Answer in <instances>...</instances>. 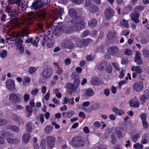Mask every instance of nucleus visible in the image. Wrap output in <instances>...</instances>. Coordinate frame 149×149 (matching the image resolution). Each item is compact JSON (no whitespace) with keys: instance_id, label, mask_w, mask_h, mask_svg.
Returning <instances> with one entry per match:
<instances>
[{"instance_id":"nucleus-13","label":"nucleus","mask_w":149,"mask_h":149,"mask_svg":"<svg viewBox=\"0 0 149 149\" xmlns=\"http://www.w3.org/2000/svg\"><path fill=\"white\" fill-rule=\"evenodd\" d=\"M140 56L141 54L139 52L136 51L135 56L134 57V61L139 65H142L143 63V61Z\"/></svg>"},{"instance_id":"nucleus-34","label":"nucleus","mask_w":149,"mask_h":149,"mask_svg":"<svg viewBox=\"0 0 149 149\" xmlns=\"http://www.w3.org/2000/svg\"><path fill=\"white\" fill-rule=\"evenodd\" d=\"M7 54L6 50H3L0 53V56L2 58H4L7 56Z\"/></svg>"},{"instance_id":"nucleus-26","label":"nucleus","mask_w":149,"mask_h":149,"mask_svg":"<svg viewBox=\"0 0 149 149\" xmlns=\"http://www.w3.org/2000/svg\"><path fill=\"white\" fill-rule=\"evenodd\" d=\"M89 8L90 12L92 13H96L98 11V7L94 5H91Z\"/></svg>"},{"instance_id":"nucleus-44","label":"nucleus","mask_w":149,"mask_h":149,"mask_svg":"<svg viewBox=\"0 0 149 149\" xmlns=\"http://www.w3.org/2000/svg\"><path fill=\"white\" fill-rule=\"evenodd\" d=\"M37 70V69L34 67H30L29 70V72L30 74L33 73Z\"/></svg>"},{"instance_id":"nucleus-4","label":"nucleus","mask_w":149,"mask_h":149,"mask_svg":"<svg viewBox=\"0 0 149 149\" xmlns=\"http://www.w3.org/2000/svg\"><path fill=\"white\" fill-rule=\"evenodd\" d=\"M81 137L77 136L73 138L72 145L75 147H82L84 146V141L81 139Z\"/></svg>"},{"instance_id":"nucleus-60","label":"nucleus","mask_w":149,"mask_h":149,"mask_svg":"<svg viewBox=\"0 0 149 149\" xmlns=\"http://www.w3.org/2000/svg\"><path fill=\"white\" fill-rule=\"evenodd\" d=\"M38 89L36 88H35L31 91V93L32 95H36L38 93Z\"/></svg>"},{"instance_id":"nucleus-51","label":"nucleus","mask_w":149,"mask_h":149,"mask_svg":"<svg viewBox=\"0 0 149 149\" xmlns=\"http://www.w3.org/2000/svg\"><path fill=\"white\" fill-rule=\"evenodd\" d=\"M140 117L141 118L142 121L146 120V113H143L141 115Z\"/></svg>"},{"instance_id":"nucleus-30","label":"nucleus","mask_w":149,"mask_h":149,"mask_svg":"<svg viewBox=\"0 0 149 149\" xmlns=\"http://www.w3.org/2000/svg\"><path fill=\"white\" fill-rule=\"evenodd\" d=\"M89 43L88 40L86 39H84L81 40L80 41L79 43L80 45L84 46H87Z\"/></svg>"},{"instance_id":"nucleus-36","label":"nucleus","mask_w":149,"mask_h":149,"mask_svg":"<svg viewBox=\"0 0 149 149\" xmlns=\"http://www.w3.org/2000/svg\"><path fill=\"white\" fill-rule=\"evenodd\" d=\"M133 147L135 149H143V146L139 143H136L133 145Z\"/></svg>"},{"instance_id":"nucleus-18","label":"nucleus","mask_w":149,"mask_h":149,"mask_svg":"<svg viewBox=\"0 0 149 149\" xmlns=\"http://www.w3.org/2000/svg\"><path fill=\"white\" fill-rule=\"evenodd\" d=\"M141 100L145 102L146 99H149V90L146 91L144 95L142 96L141 97Z\"/></svg>"},{"instance_id":"nucleus-32","label":"nucleus","mask_w":149,"mask_h":149,"mask_svg":"<svg viewBox=\"0 0 149 149\" xmlns=\"http://www.w3.org/2000/svg\"><path fill=\"white\" fill-rule=\"evenodd\" d=\"M132 7L130 5H128L126 6L123 9V12L125 13L126 14L129 12L131 10Z\"/></svg>"},{"instance_id":"nucleus-53","label":"nucleus","mask_w":149,"mask_h":149,"mask_svg":"<svg viewBox=\"0 0 149 149\" xmlns=\"http://www.w3.org/2000/svg\"><path fill=\"white\" fill-rule=\"evenodd\" d=\"M86 60L88 61H89L93 60V57L92 56L87 55L86 57Z\"/></svg>"},{"instance_id":"nucleus-19","label":"nucleus","mask_w":149,"mask_h":149,"mask_svg":"<svg viewBox=\"0 0 149 149\" xmlns=\"http://www.w3.org/2000/svg\"><path fill=\"white\" fill-rule=\"evenodd\" d=\"M112 111L118 115L121 116L124 113L123 110L118 109L116 107H113L112 109Z\"/></svg>"},{"instance_id":"nucleus-54","label":"nucleus","mask_w":149,"mask_h":149,"mask_svg":"<svg viewBox=\"0 0 149 149\" xmlns=\"http://www.w3.org/2000/svg\"><path fill=\"white\" fill-rule=\"evenodd\" d=\"M127 82V81L126 80H125L124 81H121L119 82L118 84V85L120 87V88H121V87H120L123 84H126Z\"/></svg>"},{"instance_id":"nucleus-23","label":"nucleus","mask_w":149,"mask_h":149,"mask_svg":"<svg viewBox=\"0 0 149 149\" xmlns=\"http://www.w3.org/2000/svg\"><path fill=\"white\" fill-rule=\"evenodd\" d=\"M88 24L90 27H94L97 25V21L95 19H92L88 22Z\"/></svg>"},{"instance_id":"nucleus-25","label":"nucleus","mask_w":149,"mask_h":149,"mask_svg":"<svg viewBox=\"0 0 149 149\" xmlns=\"http://www.w3.org/2000/svg\"><path fill=\"white\" fill-rule=\"evenodd\" d=\"M8 12L10 13V15L13 17L16 18L18 14V12L16 11V9L10 10Z\"/></svg>"},{"instance_id":"nucleus-35","label":"nucleus","mask_w":149,"mask_h":149,"mask_svg":"<svg viewBox=\"0 0 149 149\" xmlns=\"http://www.w3.org/2000/svg\"><path fill=\"white\" fill-rule=\"evenodd\" d=\"M38 40L39 38L38 37H36L35 40H32V41L31 43L32 44L36 46V47H37L38 46V42L39 41Z\"/></svg>"},{"instance_id":"nucleus-39","label":"nucleus","mask_w":149,"mask_h":149,"mask_svg":"<svg viewBox=\"0 0 149 149\" xmlns=\"http://www.w3.org/2000/svg\"><path fill=\"white\" fill-rule=\"evenodd\" d=\"M46 141L45 139H43L41 140L40 143V146L42 149H45L46 148Z\"/></svg>"},{"instance_id":"nucleus-9","label":"nucleus","mask_w":149,"mask_h":149,"mask_svg":"<svg viewBox=\"0 0 149 149\" xmlns=\"http://www.w3.org/2000/svg\"><path fill=\"white\" fill-rule=\"evenodd\" d=\"M52 72L49 68L45 69L42 72V75L45 79H48L52 75Z\"/></svg>"},{"instance_id":"nucleus-42","label":"nucleus","mask_w":149,"mask_h":149,"mask_svg":"<svg viewBox=\"0 0 149 149\" xmlns=\"http://www.w3.org/2000/svg\"><path fill=\"white\" fill-rule=\"evenodd\" d=\"M29 17L31 21L35 19L36 15L33 12H30L29 14Z\"/></svg>"},{"instance_id":"nucleus-12","label":"nucleus","mask_w":149,"mask_h":149,"mask_svg":"<svg viewBox=\"0 0 149 149\" xmlns=\"http://www.w3.org/2000/svg\"><path fill=\"white\" fill-rule=\"evenodd\" d=\"M46 140L48 147L49 148H52L55 141V138L52 136H49L47 137Z\"/></svg>"},{"instance_id":"nucleus-40","label":"nucleus","mask_w":149,"mask_h":149,"mask_svg":"<svg viewBox=\"0 0 149 149\" xmlns=\"http://www.w3.org/2000/svg\"><path fill=\"white\" fill-rule=\"evenodd\" d=\"M111 142L113 144H115L117 141V139L114 135H111Z\"/></svg>"},{"instance_id":"nucleus-29","label":"nucleus","mask_w":149,"mask_h":149,"mask_svg":"<svg viewBox=\"0 0 149 149\" xmlns=\"http://www.w3.org/2000/svg\"><path fill=\"white\" fill-rule=\"evenodd\" d=\"M1 136L8 138L11 136V134L6 131H1L0 132V136Z\"/></svg>"},{"instance_id":"nucleus-52","label":"nucleus","mask_w":149,"mask_h":149,"mask_svg":"<svg viewBox=\"0 0 149 149\" xmlns=\"http://www.w3.org/2000/svg\"><path fill=\"white\" fill-rule=\"evenodd\" d=\"M26 110L29 113H31L32 111V109L29 106H27L26 107Z\"/></svg>"},{"instance_id":"nucleus-43","label":"nucleus","mask_w":149,"mask_h":149,"mask_svg":"<svg viewBox=\"0 0 149 149\" xmlns=\"http://www.w3.org/2000/svg\"><path fill=\"white\" fill-rule=\"evenodd\" d=\"M143 54L145 57H149V51L147 50H144L143 52Z\"/></svg>"},{"instance_id":"nucleus-27","label":"nucleus","mask_w":149,"mask_h":149,"mask_svg":"<svg viewBox=\"0 0 149 149\" xmlns=\"http://www.w3.org/2000/svg\"><path fill=\"white\" fill-rule=\"evenodd\" d=\"M86 95L89 97L93 96L94 95L93 90L91 88L86 89Z\"/></svg>"},{"instance_id":"nucleus-11","label":"nucleus","mask_w":149,"mask_h":149,"mask_svg":"<svg viewBox=\"0 0 149 149\" xmlns=\"http://www.w3.org/2000/svg\"><path fill=\"white\" fill-rule=\"evenodd\" d=\"M7 88L9 91L15 89V85L14 81L11 79H9L6 81Z\"/></svg>"},{"instance_id":"nucleus-50","label":"nucleus","mask_w":149,"mask_h":149,"mask_svg":"<svg viewBox=\"0 0 149 149\" xmlns=\"http://www.w3.org/2000/svg\"><path fill=\"white\" fill-rule=\"evenodd\" d=\"M12 130L15 132H17L19 131V128L15 125H13L11 127Z\"/></svg>"},{"instance_id":"nucleus-56","label":"nucleus","mask_w":149,"mask_h":149,"mask_svg":"<svg viewBox=\"0 0 149 149\" xmlns=\"http://www.w3.org/2000/svg\"><path fill=\"white\" fill-rule=\"evenodd\" d=\"M15 107L17 110H21L24 109V107L20 105H16Z\"/></svg>"},{"instance_id":"nucleus-5","label":"nucleus","mask_w":149,"mask_h":149,"mask_svg":"<svg viewBox=\"0 0 149 149\" xmlns=\"http://www.w3.org/2000/svg\"><path fill=\"white\" fill-rule=\"evenodd\" d=\"M113 10L110 7H108L104 11L105 18L107 20L110 19L113 16Z\"/></svg>"},{"instance_id":"nucleus-57","label":"nucleus","mask_w":149,"mask_h":149,"mask_svg":"<svg viewBox=\"0 0 149 149\" xmlns=\"http://www.w3.org/2000/svg\"><path fill=\"white\" fill-rule=\"evenodd\" d=\"M91 3V0H86L85 5L86 7H88L90 6Z\"/></svg>"},{"instance_id":"nucleus-63","label":"nucleus","mask_w":149,"mask_h":149,"mask_svg":"<svg viewBox=\"0 0 149 149\" xmlns=\"http://www.w3.org/2000/svg\"><path fill=\"white\" fill-rule=\"evenodd\" d=\"M6 16L4 14H3L1 18V20L2 22H5Z\"/></svg>"},{"instance_id":"nucleus-10","label":"nucleus","mask_w":149,"mask_h":149,"mask_svg":"<svg viewBox=\"0 0 149 149\" xmlns=\"http://www.w3.org/2000/svg\"><path fill=\"white\" fill-rule=\"evenodd\" d=\"M143 83L141 82H138L134 84L133 88L135 91H141L143 88Z\"/></svg>"},{"instance_id":"nucleus-15","label":"nucleus","mask_w":149,"mask_h":149,"mask_svg":"<svg viewBox=\"0 0 149 149\" xmlns=\"http://www.w3.org/2000/svg\"><path fill=\"white\" fill-rule=\"evenodd\" d=\"M116 133L118 138H121L122 136V132L123 131V128L120 126H118L115 128Z\"/></svg>"},{"instance_id":"nucleus-7","label":"nucleus","mask_w":149,"mask_h":149,"mask_svg":"<svg viewBox=\"0 0 149 149\" xmlns=\"http://www.w3.org/2000/svg\"><path fill=\"white\" fill-rule=\"evenodd\" d=\"M44 5V3L42 0H40L39 1H36L33 2L31 7V8L34 10H37L39 8H40Z\"/></svg>"},{"instance_id":"nucleus-45","label":"nucleus","mask_w":149,"mask_h":149,"mask_svg":"<svg viewBox=\"0 0 149 149\" xmlns=\"http://www.w3.org/2000/svg\"><path fill=\"white\" fill-rule=\"evenodd\" d=\"M120 23L122 25L124 26L125 27H127L128 26V22L127 20H123Z\"/></svg>"},{"instance_id":"nucleus-20","label":"nucleus","mask_w":149,"mask_h":149,"mask_svg":"<svg viewBox=\"0 0 149 149\" xmlns=\"http://www.w3.org/2000/svg\"><path fill=\"white\" fill-rule=\"evenodd\" d=\"M107 63L104 62L98 65V69L100 71H102L107 69Z\"/></svg>"},{"instance_id":"nucleus-62","label":"nucleus","mask_w":149,"mask_h":149,"mask_svg":"<svg viewBox=\"0 0 149 149\" xmlns=\"http://www.w3.org/2000/svg\"><path fill=\"white\" fill-rule=\"evenodd\" d=\"M72 77L73 79H75V80H79L77 79L78 77V76L75 73H73L72 74Z\"/></svg>"},{"instance_id":"nucleus-24","label":"nucleus","mask_w":149,"mask_h":149,"mask_svg":"<svg viewBox=\"0 0 149 149\" xmlns=\"http://www.w3.org/2000/svg\"><path fill=\"white\" fill-rule=\"evenodd\" d=\"M26 130L28 132H30L32 131L34 129L33 124L30 122H29L27 123L26 125Z\"/></svg>"},{"instance_id":"nucleus-22","label":"nucleus","mask_w":149,"mask_h":149,"mask_svg":"<svg viewBox=\"0 0 149 149\" xmlns=\"http://www.w3.org/2000/svg\"><path fill=\"white\" fill-rule=\"evenodd\" d=\"M107 37L109 40H111L114 39L116 37V33L114 32H110L107 34Z\"/></svg>"},{"instance_id":"nucleus-28","label":"nucleus","mask_w":149,"mask_h":149,"mask_svg":"<svg viewBox=\"0 0 149 149\" xmlns=\"http://www.w3.org/2000/svg\"><path fill=\"white\" fill-rule=\"evenodd\" d=\"M17 19V17H14L11 19L10 21V22L9 24L10 25H14V26H16L18 24Z\"/></svg>"},{"instance_id":"nucleus-41","label":"nucleus","mask_w":149,"mask_h":149,"mask_svg":"<svg viewBox=\"0 0 149 149\" xmlns=\"http://www.w3.org/2000/svg\"><path fill=\"white\" fill-rule=\"evenodd\" d=\"M129 103L131 106L134 107H138L139 106V104L136 102H134L133 101H130V102Z\"/></svg>"},{"instance_id":"nucleus-37","label":"nucleus","mask_w":149,"mask_h":149,"mask_svg":"<svg viewBox=\"0 0 149 149\" xmlns=\"http://www.w3.org/2000/svg\"><path fill=\"white\" fill-rule=\"evenodd\" d=\"M45 130L47 134H50L52 131V128L51 126L48 125L45 127Z\"/></svg>"},{"instance_id":"nucleus-59","label":"nucleus","mask_w":149,"mask_h":149,"mask_svg":"<svg viewBox=\"0 0 149 149\" xmlns=\"http://www.w3.org/2000/svg\"><path fill=\"white\" fill-rule=\"evenodd\" d=\"M71 62V60L69 58H67L65 60V64L66 65L70 64Z\"/></svg>"},{"instance_id":"nucleus-17","label":"nucleus","mask_w":149,"mask_h":149,"mask_svg":"<svg viewBox=\"0 0 149 149\" xmlns=\"http://www.w3.org/2000/svg\"><path fill=\"white\" fill-rule=\"evenodd\" d=\"M149 140V135L147 134H145L142 137L141 143L145 144L147 143Z\"/></svg>"},{"instance_id":"nucleus-55","label":"nucleus","mask_w":149,"mask_h":149,"mask_svg":"<svg viewBox=\"0 0 149 149\" xmlns=\"http://www.w3.org/2000/svg\"><path fill=\"white\" fill-rule=\"evenodd\" d=\"M93 125L94 127L97 128H99L101 126V124L98 121L94 123Z\"/></svg>"},{"instance_id":"nucleus-1","label":"nucleus","mask_w":149,"mask_h":149,"mask_svg":"<svg viewBox=\"0 0 149 149\" xmlns=\"http://www.w3.org/2000/svg\"><path fill=\"white\" fill-rule=\"evenodd\" d=\"M70 22L72 24L70 28L71 32L81 31L86 25L84 19L80 16H78L71 19Z\"/></svg>"},{"instance_id":"nucleus-38","label":"nucleus","mask_w":149,"mask_h":149,"mask_svg":"<svg viewBox=\"0 0 149 149\" xmlns=\"http://www.w3.org/2000/svg\"><path fill=\"white\" fill-rule=\"evenodd\" d=\"M23 41L21 40V38H17L15 42V44L16 45L17 44V46L19 47L22 46V45Z\"/></svg>"},{"instance_id":"nucleus-8","label":"nucleus","mask_w":149,"mask_h":149,"mask_svg":"<svg viewBox=\"0 0 149 149\" xmlns=\"http://www.w3.org/2000/svg\"><path fill=\"white\" fill-rule=\"evenodd\" d=\"M62 46L65 48L71 49L74 47V44L68 40H64L61 43Z\"/></svg>"},{"instance_id":"nucleus-49","label":"nucleus","mask_w":149,"mask_h":149,"mask_svg":"<svg viewBox=\"0 0 149 149\" xmlns=\"http://www.w3.org/2000/svg\"><path fill=\"white\" fill-rule=\"evenodd\" d=\"M128 62L127 58L126 57H124L122 60L121 63L124 64H126Z\"/></svg>"},{"instance_id":"nucleus-64","label":"nucleus","mask_w":149,"mask_h":149,"mask_svg":"<svg viewBox=\"0 0 149 149\" xmlns=\"http://www.w3.org/2000/svg\"><path fill=\"white\" fill-rule=\"evenodd\" d=\"M19 118V117L16 114H14L13 115V120L15 121H17Z\"/></svg>"},{"instance_id":"nucleus-14","label":"nucleus","mask_w":149,"mask_h":149,"mask_svg":"<svg viewBox=\"0 0 149 149\" xmlns=\"http://www.w3.org/2000/svg\"><path fill=\"white\" fill-rule=\"evenodd\" d=\"M68 13L70 17L71 18H76L78 16H77V10L73 8H71L68 9Z\"/></svg>"},{"instance_id":"nucleus-33","label":"nucleus","mask_w":149,"mask_h":149,"mask_svg":"<svg viewBox=\"0 0 149 149\" xmlns=\"http://www.w3.org/2000/svg\"><path fill=\"white\" fill-rule=\"evenodd\" d=\"M140 137L139 134H136L133 135L132 137V139L134 142H136L138 140V138Z\"/></svg>"},{"instance_id":"nucleus-6","label":"nucleus","mask_w":149,"mask_h":149,"mask_svg":"<svg viewBox=\"0 0 149 149\" xmlns=\"http://www.w3.org/2000/svg\"><path fill=\"white\" fill-rule=\"evenodd\" d=\"M109 53L111 55L116 57L118 56L119 51L118 48L116 46L111 47L108 49Z\"/></svg>"},{"instance_id":"nucleus-46","label":"nucleus","mask_w":149,"mask_h":149,"mask_svg":"<svg viewBox=\"0 0 149 149\" xmlns=\"http://www.w3.org/2000/svg\"><path fill=\"white\" fill-rule=\"evenodd\" d=\"M7 123L6 120L3 118H0V125H4Z\"/></svg>"},{"instance_id":"nucleus-31","label":"nucleus","mask_w":149,"mask_h":149,"mask_svg":"<svg viewBox=\"0 0 149 149\" xmlns=\"http://www.w3.org/2000/svg\"><path fill=\"white\" fill-rule=\"evenodd\" d=\"M64 12V9L63 8H61L59 9L56 12V15L58 16V17L59 18L62 15V13Z\"/></svg>"},{"instance_id":"nucleus-2","label":"nucleus","mask_w":149,"mask_h":149,"mask_svg":"<svg viewBox=\"0 0 149 149\" xmlns=\"http://www.w3.org/2000/svg\"><path fill=\"white\" fill-rule=\"evenodd\" d=\"M8 99L10 101L14 103H19L21 101L20 95L18 93H12L10 94Z\"/></svg>"},{"instance_id":"nucleus-48","label":"nucleus","mask_w":149,"mask_h":149,"mask_svg":"<svg viewBox=\"0 0 149 149\" xmlns=\"http://www.w3.org/2000/svg\"><path fill=\"white\" fill-rule=\"evenodd\" d=\"M131 18H137L140 16V14L139 13H133L131 14L130 15Z\"/></svg>"},{"instance_id":"nucleus-58","label":"nucleus","mask_w":149,"mask_h":149,"mask_svg":"<svg viewBox=\"0 0 149 149\" xmlns=\"http://www.w3.org/2000/svg\"><path fill=\"white\" fill-rule=\"evenodd\" d=\"M23 98L25 101H27L29 99V95L27 94H25L24 95Z\"/></svg>"},{"instance_id":"nucleus-16","label":"nucleus","mask_w":149,"mask_h":149,"mask_svg":"<svg viewBox=\"0 0 149 149\" xmlns=\"http://www.w3.org/2000/svg\"><path fill=\"white\" fill-rule=\"evenodd\" d=\"M30 139V135L29 133H25L22 136V141L24 143H28Z\"/></svg>"},{"instance_id":"nucleus-47","label":"nucleus","mask_w":149,"mask_h":149,"mask_svg":"<svg viewBox=\"0 0 149 149\" xmlns=\"http://www.w3.org/2000/svg\"><path fill=\"white\" fill-rule=\"evenodd\" d=\"M74 114L72 111H69L68 112L67 118H70L71 117H72L73 116Z\"/></svg>"},{"instance_id":"nucleus-3","label":"nucleus","mask_w":149,"mask_h":149,"mask_svg":"<svg viewBox=\"0 0 149 149\" xmlns=\"http://www.w3.org/2000/svg\"><path fill=\"white\" fill-rule=\"evenodd\" d=\"M80 81L79 80H74L73 84L69 83L66 85L67 88L72 92H74L78 87Z\"/></svg>"},{"instance_id":"nucleus-61","label":"nucleus","mask_w":149,"mask_h":149,"mask_svg":"<svg viewBox=\"0 0 149 149\" xmlns=\"http://www.w3.org/2000/svg\"><path fill=\"white\" fill-rule=\"evenodd\" d=\"M135 71L136 73L139 74L141 72V70L140 69L139 66L136 67Z\"/></svg>"},{"instance_id":"nucleus-21","label":"nucleus","mask_w":149,"mask_h":149,"mask_svg":"<svg viewBox=\"0 0 149 149\" xmlns=\"http://www.w3.org/2000/svg\"><path fill=\"white\" fill-rule=\"evenodd\" d=\"M91 81V84L95 86L98 85L100 83V79L97 77L93 78Z\"/></svg>"}]
</instances>
